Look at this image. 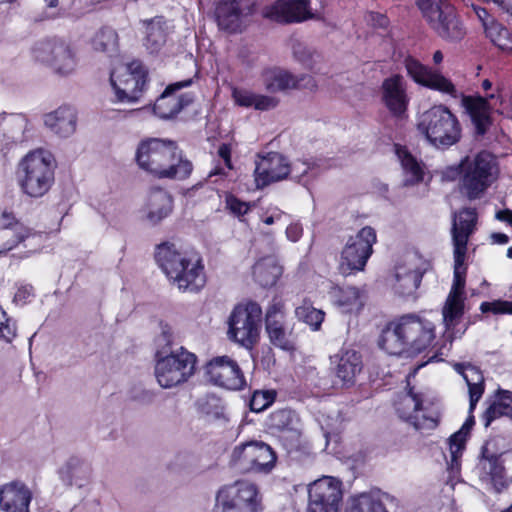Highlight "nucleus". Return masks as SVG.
Wrapping results in <instances>:
<instances>
[{"label":"nucleus","instance_id":"obj_1","mask_svg":"<svg viewBox=\"0 0 512 512\" xmlns=\"http://www.w3.org/2000/svg\"><path fill=\"white\" fill-rule=\"evenodd\" d=\"M135 159L138 166L157 178L183 180L193 165L173 141L149 138L139 143Z\"/></svg>","mask_w":512,"mask_h":512},{"label":"nucleus","instance_id":"obj_2","mask_svg":"<svg viewBox=\"0 0 512 512\" xmlns=\"http://www.w3.org/2000/svg\"><path fill=\"white\" fill-rule=\"evenodd\" d=\"M156 261L170 282L181 292H198L206 283L204 265L193 251H182L175 244L157 247Z\"/></svg>","mask_w":512,"mask_h":512},{"label":"nucleus","instance_id":"obj_3","mask_svg":"<svg viewBox=\"0 0 512 512\" xmlns=\"http://www.w3.org/2000/svg\"><path fill=\"white\" fill-rule=\"evenodd\" d=\"M55 159L43 149L28 152L18 163L17 183L23 194L41 198L52 188L55 181Z\"/></svg>","mask_w":512,"mask_h":512},{"label":"nucleus","instance_id":"obj_4","mask_svg":"<svg viewBox=\"0 0 512 512\" xmlns=\"http://www.w3.org/2000/svg\"><path fill=\"white\" fill-rule=\"evenodd\" d=\"M459 169L460 189L469 200L479 199L499 173L495 157L487 151L465 157Z\"/></svg>","mask_w":512,"mask_h":512},{"label":"nucleus","instance_id":"obj_5","mask_svg":"<svg viewBox=\"0 0 512 512\" xmlns=\"http://www.w3.org/2000/svg\"><path fill=\"white\" fill-rule=\"evenodd\" d=\"M196 363V355L184 347L158 350L154 368L157 383L164 389L186 383L195 374Z\"/></svg>","mask_w":512,"mask_h":512},{"label":"nucleus","instance_id":"obj_6","mask_svg":"<svg viewBox=\"0 0 512 512\" xmlns=\"http://www.w3.org/2000/svg\"><path fill=\"white\" fill-rule=\"evenodd\" d=\"M418 130L436 148H448L461 138L457 117L445 106L437 105L423 112L417 124Z\"/></svg>","mask_w":512,"mask_h":512},{"label":"nucleus","instance_id":"obj_7","mask_svg":"<svg viewBox=\"0 0 512 512\" xmlns=\"http://www.w3.org/2000/svg\"><path fill=\"white\" fill-rule=\"evenodd\" d=\"M261 321L262 309L258 303L241 302L232 309L228 317L227 336L231 341L250 347L259 339Z\"/></svg>","mask_w":512,"mask_h":512},{"label":"nucleus","instance_id":"obj_8","mask_svg":"<svg viewBox=\"0 0 512 512\" xmlns=\"http://www.w3.org/2000/svg\"><path fill=\"white\" fill-rule=\"evenodd\" d=\"M417 5L425 21L438 36L449 41L464 37L463 25L455 8L447 0H417Z\"/></svg>","mask_w":512,"mask_h":512},{"label":"nucleus","instance_id":"obj_9","mask_svg":"<svg viewBox=\"0 0 512 512\" xmlns=\"http://www.w3.org/2000/svg\"><path fill=\"white\" fill-rule=\"evenodd\" d=\"M262 498L257 485L236 481L221 487L215 499L213 512H261Z\"/></svg>","mask_w":512,"mask_h":512},{"label":"nucleus","instance_id":"obj_10","mask_svg":"<svg viewBox=\"0 0 512 512\" xmlns=\"http://www.w3.org/2000/svg\"><path fill=\"white\" fill-rule=\"evenodd\" d=\"M431 404L425 393L415 392L412 388L399 393L394 400L399 418L420 431L432 430L438 424V418L429 410Z\"/></svg>","mask_w":512,"mask_h":512},{"label":"nucleus","instance_id":"obj_11","mask_svg":"<svg viewBox=\"0 0 512 512\" xmlns=\"http://www.w3.org/2000/svg\"><path fill=\"white\" fill-rule=\"evenodd\" d=\"M145 78L146 73L139 61L117 60L110 74L115 101L120 103L137 102L145 84Z\"/></svg>","mask_w":512,"mask_h":512},{"label":"nucleus","instance_id":"obj_12","mask_svg":"<svg viewBox=\"0 0 512 512\" xmlns=\"http://www.w3.org/2000/svg\"><path fill=\"white\" fill-rule=\"evenodd\" d=\"M277 456L272 448L260 441H250L234 447L232 465L245 473L269 474L275 467Z\"/></svg>","mask_w":512,"mask_h":512},{"label":"nucleus","instance_id":"obj_13","mask_svg":"<svg viewBox=\"0 0 512 512\" xmlns=\"http://www.w3.org/2000/svg\"><path fill=\"white\" fill-rule=\"evenodd\" d=\"M33 54L37 61L48 65L59 75H69L77 66L75 52L63 41H41L35 45Z\"/></svg>","mask_w":512,"mask_h":512},{"label":"nucleus","instance_id":"obj_14","mask_svg":"<svg viewBox=\"0 0 512 512\" xmlns=\"http://www.w3.org/2000/svg\"><path fill=\"white\" fill-rule=\"evenodd\" d=\"M376 242L375 230L369 226L351 236L342 251L340 270L343 274L363 270Z\"/></svg>","mask_w":512,"mask_h":512},{"label":"nucleus","instance_id":"obj_15","mask_svg":"<svg viewBox=\"0 0 512 512\" xmlns=\"http://www.w3.org/2000/svg\"><path fill=\"white\" fill-rule=\"evenodd\" d=\"M43 242V235L32 231L17 222L6 213H0V254L23 243L25 248L38 249Z\"/></svg>","mask_w":512,"mask_h":512},{"label":"nucleus","instance_id":"obj_16","mask_svg":"<svg viewBox=\"0 0 512 512\" xmlns=\"http://www.w3.org/2000/svg\"><path fill=\"white\" fill-rule=\"evenodd\" d=\"M205 374L209 382L228 390H240L246 385L238 363L226 355L212 358L205 366Z\"/></svg>","mask_w":512,"mask_h":512},{"label":"nucleus","instance_id":"obj_17","mask_svg":"<svg viewBox=\"0 0 512 512\" xmlns=\"http://www.w3.org/2000/svg\"><path fill=\"white\" fill-rule=\"evenodd\" d=\"M408 354L420 353L435 338V325L417 315L408 314L399 318Z\"/></svg>","mask_w":512,"mask_h":512},{"label":"nucleus","instance_id":"obj_18","mask_svg":"<svg viewBox=\"0 0 512 512\" xmlns=\"http://www.w3.org/2000/svg\"><path fill=\"white\" fill-rule=\"evenodd\" d=\"M255 0H221L215 10L220 29L228 32L241 31L254 11Z\"/></svg>","mask_w":512,"mask_h":512},{"label":"nucleus","instance_id":"obj_19","mask_svg":"<svg viewBox=\"0 0 512 512\" xmlns=\"http://www.w3.org/2000/svg\"><path fill=\"white\" fill-rule=\"evenodd\" d=\"M265 328L274 346L283 350L294 348L292 327L286 318L284 304L281 301H275L267 308Z\"/></svg>","mask_w":512,"mask_h":512},{"label":"nucleus","instance_id":"obj_20","mask_svg":"<svg viewBox=\"0 0 512 512\" xmlns=\"http://www.w3.org/2000/svg\"><path fill=\"white\" fill-rule=\"evenodd\" d=\"M254 174L257 188L282 181L289 176V161L278 152H269L259 156Z\"/></svg>","mask_w":512,"mask_h":512},{"label":"nucleus","instance_id":"obj_21","mask_svg":"<svg viewBox=\"0 0 512 512\" xmlns=\"http://www.w3.org/2000/svg\"><path fill=\"white\" fill-rule=\"evenodd\" d=\"M310 0H278L263 10V16L280 23H300L315 18Z\"/></svg>","mask_w":512,"mask_h":512},{"label":"nucleus","instance_id":"obj_22","mask_svg":"<svg viewBox=\"0 0 512 512\" xmlns=\"http://www.w3.org/2000/svg\"><path fill=\"white\" fill-rule=\"evenodd\" d=\"M407 74L418 84L430 89L454 95L453 83L441 73L431 70L417 59L407 56L403 61Z\"/></svg>","mask_w":512,"mask_h":512},{"label":"nucleus","instance_id":"obj_23","mask_svg":"<svg viewBox=\"0 0 512 512\" xmlns=\"http://www.w3.org/2000/svg\"><path fill=\"white\" fill-rule=\"evenodd\" d=\"M32 499L31 488L22 480H11L0 486V510L2 512H31Z\"/></svg>","mask_w":512,"mask_h":512},{"label":"nucleus","instance_id":"obj_24","mask_svg":"<svg viewBox=\"0 0 512 512\" xmlns=\"http://www.w3.org/2000/svg\"><path fill=\"white\" fill-rule=\"evenodd\" d=\"M464 297L447 296L446 301L442 307V319L445 327L443 333V339L445 343L437 350V352L431 357L435 358L437 354H444V350H449L453 340L457 337H461L467 327L461 332L456 331V326L459 324L464 314Z\"/></svg>","mask_w":512,"mask_h":512},{"label":"nucleus","instance_id":"obj_25","mask_svg":"<svg viewBox=\"0 0 512 512\" xmlns=\"http://www.w3.org/2000/svg\"><path fill=\"white\" fill-rule=\"evenodd\" d=\"M330 359L335 375L343 385H353L363 368L361 355L354 349L344 347Z\"/></svg>","mask_w":512,"mask_h":512},{"label":"nucleus","instance_id":"obj_26","mask_svg":"<svg viewBox=\"0 0 512 512\" xmlns=\"http://www.w3.org/2000/svg\"><path fill=\"white\" fill-rule=\"evenodd\" d=\"M406 86V81L401 75H393L382 83V101L387 109L396 116H401L407 109L409 98Z\"/></svg>","mask_w":512,"mask_h":512},{"label":"nucleus","instance_id":"obj_27","mask_svg":"<svg viewBox=\"0 0 512 512\" xmlns=\"http://www.w3.org/2000/svg\"><path fill=\"white\" fill-rule=\"evenodd\" d=\"M342 483L332 476H323L308 486V503L340 506Z\"/></svg>","mask_w":512,"mask_h":512},{"label":"nucleus","instance_id":"obj_28","mask_svg":"<svg viewBox=\"0 0 512 512\" xmlns=\"http://www.w3.org/2000/svg\"><path fill=\"white\" fill-rule=\"evenodd\" d=\"M172 211V196L163 189H154L150 191L141 210L142 220L149 225L155 226L166 219Z\"/></svg>","mask_w":512,"mask_h":512},{"label":"nucleus","instance_id":"obj_29","mask_svg":"<svg viewBox=\"0 0 512 512\" xmlns=\"http://www.w3.org/2000/svg\"><path fill=\"white\" fill-rule=\"evenodd\" d=\"M190 84L191 80H185L167 86L154 104L155 114L163 119L171 118L178 114L184 106L191 103L192 97L188 94L174 95L176 90L189 86Z\"/></svg>","mask_w":512,"mask_h":512},{"label":"nucleus","instance_id":"obj_30","mask_svg":"<svg viewBox=\"0 0 512 512\" xmlns=\"http://www.w3.org/2000/svg\"><path fill=\"white\" fill-rule=\"evenodd\" d=\"M476 223V214L472 209H464L454 215L452 225V239L454 255L457 258L466 255L467 242L473 233Z\"/></svg>","mask_w":512,"mask_h":512},{"label":"nucleus","instance_id":"obj_31","mask_svg":"<svg viewBox=\"0 0 512 512\" xmlns=\"http://www.w3.org/2000/svg\"><path fill=\"white\" fill-rule=\"evenodd\" d=\"M44 124L55 135L67 138L76 131V111L70 106H61L44 116Z\"/></svg>","mask_w":512,"mask_h":512},{"label":"nucleus","instance_id":"obj_32","mask_svg":"<svg viewBox=\"0 0 512 512\" xmlns=\"http://www.w3.org/2000/svg\"><path fill=\"white\" fill-rule=\"evenodd\" d=\"M423 272L414 261L408 260L395 268L393 289L399 295H410L420 285Z\"/></svg>","mask_w":512,"mask_h":512},{"label":"nucleus","instance_id":"obj_33","mask_svg":"<svg viewBox=\"0 0 512 512\" xmlns=\"http://www.w3.org/2000/svg\"><path fill=\"white\" fill-rule=\"evenodd\" d=\"M475 472L488 490L499 492L506 484L498 456L482 457Z\"/></svg>","mask_w":512,"mask_h":512},{"label":"nucleus","instance_id":"obj_34","mask_svg":"<svg viewBox=\"0 0 512 512\" xmlns=\"http://www.w3.org/2000/svg\"><path fill=\"white\" fill-rule=\"evenodd\" d=\"M261 81L265 89L270 93L297 89L298 83L297 75L280 67L263 70Z\"/></svg>","mask_w":512,"mask_h":512},{"label":"nucleus","instance_id":"obj_35","mask_svg":"<svg viewBox=\"0 0 512 512\" xmlns=\"http://www.w3.org/2000/svg\"><path fill=\"white\" fill-rule=\"evenodd\" d=\"M232 98L240 107L254 108L259 111L272 110L279 103L276 97L255 93L244 88H233Z\"/></svg>","mask_w":512,"mask_h":512},{"label":"nucleus","instance_id":"obj_36","mask_svg":"<svg viewBox=\"0 0 512 512\" xmlns=\"http://www.w3.org/2000/svg\"><path fill=\"white\" fill-rule=\"evenodd\" d=\"M394 500L393 496L379 490L364 492L352 498L351 512H387L385 504Z\"/></svg>","mask_w":512,"mask_h":512},{"label":"nucleus","instance_id":"obj_37","mask_svg":"<svg viewBox=\"0 0 512 512\" xmlns=\"http://www.w3.org/2000/svg\"><path fill=\"white\" fill-rule=\"evenodd\" d=\"M455 370L462 375L469 389V412L472 413L484 393V377L481 371L470 364H455Z\"/></svg>","mask_w":512,"mask_h":512},{"label":"nucleus","instance_id":"obj_38","mask_svg":"<svg viewBox=\"0 0 512 512\" xmlns=\"http://www.w3.org/2000/svg\"><path fill=\"white\" fill-rule=\"evenodd\" d=\"M145 36L143 45L150 53H158L167 40L168 26L163 17H155L143 22Z\"/></svg>","mask_w":512,"mask_h":512},{"label":"nucleus","instance_id":"obj_39","mask_svg":"<svg viewBox=\"0 0 512 512\" xmlns=\"http://www.w3.org/2000/svg\"><path fill=\"white\" fill-rule=\"evenodd\" d=\"M379 346L391 355L408 354L399 319L390 322L382 331Z\"/></svg>","mask_w":512,"mask_h":512},{"label":"nucleus","instance_id":"obj_40","mask_svg":"<svg viewBox=\"0 0 512 512\" xmlns=\"http://www.w3.org/2000/svg\"><path fill=\"white\" fill-rule=\"evenodd\" d=\"M397 158L403 170V184L413 186L423 181L424 170L420 162L402 146H395Z\"/></svg>","mask_w":512,"mask_h":512},{"label":"nucleus","instance_id":"obj_41","mask_svg":"<svg viewBox=\"0 0 512 512\" xmlns=\"http://www.w3.org/2000/svg\"><path fill=\"white\" fill-rule=\"evenodd\" d=\"M464 103L475 126L476 134L484 135L491 124L487 99L467 97Z\"/></svg>","mask_w":512,"mask_h":512},{"label":"nucleus","instance_id":"obj_42","mask_svg":"<svg viewBox=\"0 0 512 512\" xmlns=\"http://www.w3.org/2000/svg\"><path fill=\"white\" fill-rule=\"evenodd\" d=\"M335 303L344 312L358 313L365 303V295L356 287L338 288L334 291Z\"/></svg>","mask_w":512,"mask_h":512},{"label":"nucleus","instance_id":"obj_43","mask_svg":"<svg viewBox=\"0 0 512 512\" xmlns=\"http://www.w3.org/2000/svg\"><path fill=\"white\" fill-rule=\"evenodd\" d=\"M281 274L282 268L273 257L259 260L253 268L255 280L263 287L275 285Z\"/></svg>","mask_w":512,"mask_h":512},{"label":"nucleus","instance_id":"obj_44","mask_svg":"<svg viewBox=\"0 0 512 512\" xmlns=\"http://www.w3.org/2000/svg\"><path fill=\"white\" fill-rule=\"evenodd\" d=\"M270 427L278 431L290 432L293 436L299 435L298 419L296 415L288 409L275 411L271 414Z\"/></svg>","mask_w":512,"mask_h":512},{"label":"nucleus","instance_id":"obj_45","mask_svg":"<svg viewBox=\"0 0 512 512\" xmlns=\"http://www.w3.org/2000/svg\"><path fill=\"white\" fill-rule=\"evenodd\" d=\"M92 46L96 51L113 56L118 48V35L109 27L100 29L92 39Z\"/></svg>","mask_w":512,"mask_h":512},{"label":"nucleus","instance_id":"obj_46","mask_svg":"<svg viewBox=\"0 0 512 512\" xmlns=\"http://www.w3.org/2000/svg\"><path fill=\"white\" fill-rule=\"evenodd\" d=\"M485 32L490 40L500 49H512V34L506 27L495 21V19H491V23L488 25V28L485 29Z\"/></svg>","mask_w":512,"mask_h":512},{"label":"nucleus","instance_id":"obj_47","mask_svg":"<svg viewBox=\"0 0 512 512\" xmlns=\"http://www.w3.org/2000/svg\"><path fill=\"white\" fill-rule=\"evenodd\" d=\"M295 315L300 321L309 325L313 330H318L324 320V312L314 308L306 301L295 309Z\"/></svg>","mask_w":512,"mask_h":512},{"label":"nucleus","instance_id":"obj_48","mask_svg":"<svg viewBox=\"0 0 512 512\" xmlns=\"http://www.w3.org/2000/svg\"><path fill=\"white\" fill-rule=\"evenodd\" d=\"M465 256L457 258L454 255V278L451 290L448 296L464 297L465 288V270L463 269Z\"/></svg>","mask_w":512,"mask_h":512},{"label":"nucleus","instance_id":"obj_49","mask_svg":"<svg viewBox=\"0 0 512 512\" xmlns=\"http://www.w3.org/2000/svg\"><path fill=\"white\" fill-rule=\"evenodd\" d=\"M16 336V322L0 307V340L11 343Z\"/></svg>","mask_w":512,"mask_h":512},{"label":"nucleus","instance_id":"obj_50","mask_svg":"<svg viewBox=\"0 0 512 512\" xmlns=\"http://www.w3.org/2000/svg\"><path fill=\"white\" fill-rule=\"evenodd\" d=\"M313 168V164L304 160L289 162V178L295 182H301L303 177Z\"/></svg>","mask_w":512,"mask_h":512},{"label":"nucleus","instance_id":"obj_51","mask_svg":"<svg viewBox=\"0 0 512 512\" xmlns=\"http://www.w3.org/2000/svg\"><path fill=\"white\" fill-rule=\"evenodd\" d=\"M508 408L509 405L501 403L495 399V401L486 409L485 413L483 414L485 427H488L495 419L504 416Z\"/></svg>","mask_w":512,"mask_h":512},{"label":"nucleus","instance_id":"obj_52","mask_svg":"<svg viewBox=\"0 0 512 512\" xmlns=\"http://www.w3.org/2000/svg\"><path fill=\"white\" fill-rule=\"evenodd\" d=\"M480 309L484 313L492 312L494 314H512V302L502 300L483 302Z\"/></svg>","mask_w":512,"mask_h":512},{"label":"nucleus","instance_id":"obj_53","mask_svg":"<svg viewBox=\"0 0 512 512\" xmlns=\"http://www.w3.org/2000/svg\"><path fill=\"white\" fill-rule=\"evenodd\" d=\"M273 402V397L269 392L256 391L250 401L252 411L260 412L266 409Z\"/></svg>","mask_w":512,"mask_h":512},{"label":"nucleus","instance_id":"obj_54","mask_svg":"<svg viewBox=\"0 0 512 512\" xmlns=\"http://www.w3.org/2000/svg\"><path fill=\"white\" fill-rule=\"evenodd\" d=\"M226 206L232 214L238 217L245 215L251 208L249 203L241 201L233 195L226 197Z\"/></svg>","mask_w":512,"mask_h":512},{"label":"nucleus","instance_id":"obj_55","mask_svg":"<svg viewBox=\"0 0 512 512\" xmlns=\"http://www.w3.org/2000/svg\"><path fill=\"white\" fill-rule=\"evenodd\" d=\"M467 432L460 429L454 433L449 439L450 453L453 460H456L457 455L461 453L464 443L466 441Z\"/></svg>","mask_w":512,"mask_h":512},{"label":"nucleus","instance_id":"obj_56","mask_svg":"<svg viewBox=\"0 0 512 512\" xmlns=\"http://www.w3.org/2000/svg\"><path fill=\"white\" fill-rule=\"evenodd\" d=\"M501 469L505 478V481L507 479L512 480V451L504 452L500 455H498Z\"/></svg>","mask_w":512,"mask_h":512},{"label":"nucleus","instance_id":"obj_57","mask_svg":"<svg viewBox=\"0 0 512 512\" xmlns=\"http://www.w3.org/2000/svg\"><path fill=\"white\" fill-rule=\"evenodd\" d=\"M298 83H297V89H308L310 91H314L317 89V83L316 80L307 74H300L297 75Z\"/></svg>","mask_w":512,"mask_h":512},{"label":"nucleus","instance_id":"obj_58","mask_svg":"<svg viewBox=\"0 0 512 512\" xmlns=\"http://www.w3.org/2000/svg\"><path fill=\"white\" fill-rule=\"evenodd\" d=\"M33 296V287L30 285L21 286L15 293L16 303L24 304Z\"/></svg>","mask_w":512,"mask_h":512},{"label":"nucleus","instance_id":"obj_59","mask_svg":"<svg viewBox=\"0 0 512 512\" xmlns=\"http://www.w3.org/2000/svg\"><path fill=\"white\" fill-rule=\"evenodd\" d=\"M303 233V229L300 224L292 223L286 228V237L292 242H297Z\"/></svg>","mask_w":512,"mask_h":512},{"label":"nucleus","instance_id":"obj_60","mask_svg":"<svg viewBox=\"0 0 512 512\" xmlns=\"http://www.w3.org/2000/svg\"><path fill=\"white\" fill-rule=\"evenodd\" d=\"M307 512H339V506L308 503Z\"/></svg>","mask_w":512,"mask_h":512},{"label":"nucleus","instance_id":"obj_61","mask_svg":"<svg viewBox=\"0 0 512 512\" xmlns=\"http://www.w3.org/2000/svg\"><path fill=\"white\" fill-rule=\"evenodd\" d=\"M474 11L479 18V20L482 22L485 29L488 28V25L491 23V19H494L490 16L486 8L483 7H474Z\"/></svg>","mask_w":512,"mask_h":512},{"label":"nucleus","instance_id":"obj_62","mask_svg":"<svg viewBox=\"0 0 512 512\" xmlns=\"http://www.w3.org/2000/svg\"><path fill=\"white\" fill-rule=\"evenodd\" d=\"M60 477L61 479L67 483L68 485H72V463H67L64 467L60 470Z\"/></svg>","mask_w":512,"mask_h":512},{"label":"nucleus","instance_id":"obj_63","mask_svg":"<svg viewBox=\"0 0 512 512\" xmlns=\"http://www.w3.org/2000/svg\"><path fill=\"white\" fill-rule=\"evenodd\" d=\"M496 399L501 403L512 406V392L508 390L499 389L496 393Z\"/></svg>","mask_w":512,"mask_h":512},{"label":"nucleus","instance_id":"obj_64","mask_svg":"<svg viewBox=\"0 0 512 512\" xmlns=\"http://www.w3.org/2000/svg\"><path fill=\"white\" fill-rule=\"evenodd\" d=\"M496 218L500 221L507 222L512 225V211L509 209L498 211L496 213Z\"/></svg>","mask_w":512,"mask_h":512}]
</instances>
